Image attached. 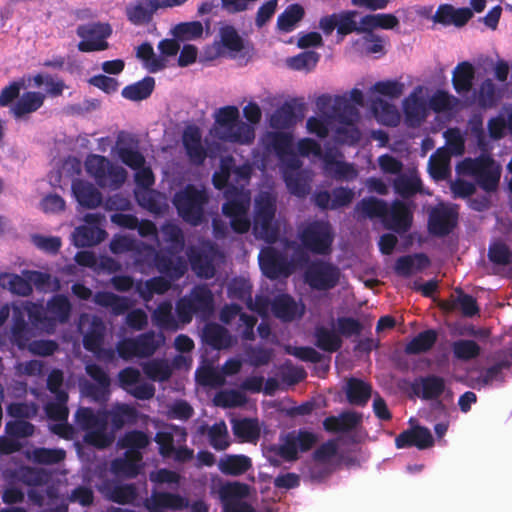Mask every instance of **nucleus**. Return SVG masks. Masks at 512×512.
<instances>
[{"label": "nucleus", "instance_id": "nucleus-1", "mask_svg": "<svg viewBox=\"0 0 512 512\" xmlns=\"http://www.w3.org/2000/svg\"><path fill=\"white\" fill-rule=\"evenodd\" d=\"M357 10H342L326 15L319 20V29L329 36L336 29L337 35L345 37L352 33H373L375 29L391 30L399 26V19L391 13H370L356 21Z\"/></svg>", "mask_w": 512, "mask_h": 512}, {"label": "nucleus", "instance_id": "nucleus-2", "mask_svg": "<svg viewBox=\"0 0 512 512\" xmlns=\"http://www.w3.org/2000/svg\"><path fill=\"white\" fill-rule=\"evenodd\" d=\"M214 136L224 142L250 144L255 139V131L240 120L236 106H224L215 113Z\"/></svg>", "mask_w": 512, "mask_h": 512}, {"label": "nucleus", "instance_id": "nucleus-3", "mask_svg": "<svg viewBox=\"0 0 512 512\" xmlns=\"http://www.w3.org/2000/svg\"><path fill=\"white\" fill-rule=\"evenodd\" d=\"M208 201L209 195L205 188H199L194 184H187L177 191L172 199L178 215L192 226H198L203 222Z\"/></svg>", "mask_w": 512, "mask_h": 512}, {"label": "nucleus", "instance_id": "nucleus-4", "mask_svg": "<svg viewBox=\"0 0 512 512\" xmlns=\"http://www.w3.org/2000/svg\"><path fill=\"white\" fill-rule=\"evenodd\" d=\"M459 172L472 176L478 186L486 192L497 189L501 177V166L489 154L466 158L459 165Z\"/></svg>", "mask_w": 512, "mask_h": 512}, {"label": "nucleus", "instance_id": "nucleus-5", "mask_svg": "<svg viewBox=\"0 0 512 512\" xmlns=\"http://www.w3.org/2000/svg\"><path fill=\"white\" fill-rule=\"evenodd\" d=\"M276 202V197L272 193L262 191L254 203V234L270 244L275 243L279 237V229L274 224Z\"/></svg>", "mask_w": 512, "mask_h": 512}, {"label": "nucleus", "instance_id": "nucleus-6", "mask_svg": "<svg viewBox=\"0 0 512 512\" xmlns=\"http://www.w3.org/2000/svg\"><path fill=\"white\" fill-rule=\"evenodd\" d=\"M224 196L226 202L222 206L223 214L230 219V226L234 232L244 234L249 231L251 222L248 218L250 207V192L237 186H229Z\"/></svg>", "mask_w": 512, "mask_h": 512}, {"label": "nucleus", "instance_id": "nucleus-7", "mask_svg": "<svg viewBox=\"0 0 512 512\" xmlns=\"http://www.w3.org/2000/svg\"><path fill=\"white\" fill-rule=\"evenodd\" d=\"M214 311V296L207 285H196L190 293L176 302V313L183 324L190 323L194 315L206 318Z\"/></svg>", "mask_w": 512, "mask_h": 512}, {"label": "nucleus", "instance_id": "nucleus-8", "mask_svg": "<svg viewBox=\"0 0 512 512\" xmlns=\"http://www.w3.org/2000/svg\"><path fill=\"white\" fill-rule=\"evenodd\" d=\"M84 164L87 174L103 189L118 190L126 181V170L105 156L90 154Z\"/></svg>", "mask_w": 512, "mask_h": 512}, {"label": "nucleus", "instance_id": "nucleus-9", "mask_svg": "<svg viewBox=\"0 0 512 512\" xmlns=\"http://www.w3.org/2000/svg\"><path fill=\"white\" fill-rule=\"evenodd\" d=\"M299 239L313 254L326 255L331 251L334 235L329 222L315 220L300 231Z\"/></svg>", "mask_w": 512, "mask_h": 512}, {"label": "nucleus", "instance_id": "nucleus-10", "mask_svg": "<svg viewBox=\"0 0 512 512\" xmlns=\"http://www.w3.org/2000/svg\"><path fill=\"white\" fill-rule=\"evenodd\" d=\"M340 280V269L330 262L316 260L311 262L304 271V281L312 289L327 291L337 286Z\"/></svg>", "mask_w": 512, "mask_h": 512}, {"label": "nucleus", "instance_id": "nucleus-11", "mask_svg": "<svg viewBox=\"0 0 512 512\" xmlns=\"http://www.w3.org/2000/svg\"><path fill=\"white\" fill-rule=\"evenodd\" d=\"M77 35L82 39L77 47L81 52L103 51L109 47L106 41L112 34L109 23L92 22L79 25Z\"/></svg>", "mask_w": 512, "mask_h": 512}, {"label": "nucleus", "instance_id": "nucleus-12", "mask_svg": "<svg viewBox=\"0 0 512 512\" xmlns=\"http://www.w3.org/2000/svg\"><path fill=\"white\" fill-rule=\"evenodd\" d=\"M458 208L456 205L440 203L428 214V231L436 237L448 236L458 224Z\"/></svg>", "mask_w": 512, "mask_h": 512}, {"label": "nucleus", "instance_id": "nucleus-13", "mask_svg": "<svg viewBox=\"0 0 512 512\" xmlns=\"http://www.w3.org/2000/svg\"><path fill=\"white\" fill-rule=\"evenodd\" d=\"M259 264L263 274L271 280L289 277L295 269L294 263L283 252L273 247L260 252Z\"/></svg>", "mask_w": 512, "mask_h": 512}, {"label": "nucleus", "instance_id": "nucleus-14", "mask_svg": "<svg viewBox=\"0 0 512 512\" xmlns=\"http://www.w3.org/2000/svg\"><path fill=\"white\" fill-rule=\"evenodd\" d=\"M146 248L154 252V266L160 274L172 281L179 280L184 276L187 271V263L180 253L164 248L155 251L152 246H146Z\"/></svg>", "mask_w": 512, "mask_h": 512}, {"label": "nucleus", "instance_id": "nucleus-15", "mask_svg": "<svg viewBox=\"0 0 512 512\" xmlns=\"http://www.w3.org/2000/svg\"><path fill=\"white\" fill-rule=\"evenodd\" d=\"M141 374L135 367H126L119 371V386L138 400H150L155 395V387L151 383H140Z\"/></svg>", "mask_w": 512, "mask_h": 512}, {"label": "nucleus", "instance_id": "nucleus-16", "mask_svg": "<svg viewBox=\"0 0 512 512\" xmlns=\"http://www.w3.org/2000/svg\"><path fill=\"white\" fill-rule=\"evenodd\" d=\"M213 49L214 57L226 54L235 57L245 49V40L233 25L225 24L219 29L218 39L214 41Z\"/></svg>", "mask_w": 512, "mask_h": 512}, {"label": "nucleus", "instance_id": "nucleus-17", "mask_svg": "<svg viewBox=\"0 0 512 512\" xmlns=\"http://www.w3.org/2000/svg\"><path fill=\"white\" fill-rule=\"evenodd\" d=\"M144 507L149 512L180 511L189 507V500L179 493L153 490L144 500Z\"/></svg>", "mask_w": 512, "mask_h": 512}, {"label": "nucleus", "instance_id": "nucleus-18", "mask_svg": "<svg viewBox=\"0 0 512 512\" xmlns=\"http://www.w3.org/2000/svg\"><path fill=\"white\" fill-rule=\"evenodd\" d=\"M413 214L409 206L401 201L394 200L383 218V225L386 229L402 234L406 233L412 226Z\"/></svg>", "mask_w": 512, "mask_h": 512}, {"label": "nucleus", "instance_id": "nucleus-19", "mask_svg": "<svg viewBox=\"0 0 512 512\" xmlns=\"http://www.w3.org/2000/svg\"><path fill=\"white\" fill-rule=\"evenodd\" d=\"M353 189L339 186L330 193L327 190L316 191L313 195L314 204L321 210H337L349 206L354 200Z\"/></svg>", "mask_w": 512, "mask_h": 512}, {"label": "nucleus", "instance_id": "nucleus-20", "mask_svg": "<svg viewBox=\"0 0 512 512\" xmlns=\"http://www.w3.org/2000/svg\"><path fill=\"white\" fill-rule=\"evenodd\" d=\"M304 104L296 100L286 101L270 117V126L274 129H289L304 116Z\"/></svg>", "mask_w": 512, "mask_h": 512}, {"label": "nucleus", "instance_id": "nucleus-21", "mask_svg": "<svg viewBox=\"0 0 512 512\" xmlns=\"http://www.w3.org/2000/svg\"><path fill=\"white\" fill-rule=\"evenodd\" d=\"M433 444L434 439L430 430L423 426L404 430L395 438V446L398 449L416 447L424 450L432 447Z\"/></svg>", "mask_w": 512, "mask_h": 512}, {"label": "nucleus", "instance_id": "nucleus-22", "mask_svg": "<svg viewBox=\"0 0 512 512\" xmlns=\"http://www.w3.org/2000/svg\"><path fill=\"white\" fill-rule=\"evenodd\" d=\"M183 147L189 161L194 165H202L207 158V150L202 145V135L196 126L187 127L182 136Z\"/></svg>", "mask_w": 512, "mask_h": 512}, {"label": "nucleus", "instance_id": "nucleus-23", "mask_svg": "<svg viewBox=\"0 0 512 512\" xmlns=\"http://www.w3.org/2000/svg\"><path fill=\"white\" fill-rule=\"evenodd\" d=\"M105 332L106 327L104 322L100 318L94 317L91 321L88 331L83 337V346L87 351L96 355H99L101 352H103L105 357L111 360L114 357V351L111 349H102Z\"/></svg>", "mask_w": 512, "mask_h": 512}, {"label": "nucleus", "instance_id": "nucleus-24", "mask_svg": "<svg viewBox=\"0 0 512 512\" xmlns=\"http://www.w3.org/2000/svg\"><path fill=\"white\" fill-rule=\"evenodd\" d=\"M325 175L337 181H351L358 176L354 165L343 160H338L336 155L328 151L322 156Z\"/></svg>", "mask_w": 512, "mask_h": 512}, {"label": "nucleus", "instance_id": "nucleus-25", "mask_svg": "<svg viewBox=\"0 0 512 512\" xmlns=\"http://www.w3.org/2000/svg\"><path fill=\"white\" fill-rule=\"evenodd\" d=\"M159 9L157 0H136L126 6L125 14L130 23L141 26L149 24Z\"/></svg>", "mask_w": 512, "mask_h": 512}, {"label": "nucleus", "instance_id": "nucleus-26", "mask_svg": "<svg viewBox=\"0 0 512 512\" xmlns=\"http://www.w3.org/2000/svg\"><path fill=\"white\" fill-rule=\"evenodd\" d=\"M362 423V414L355 411H344L338 416H328L323 420V428L329 433H346L354 430Z\"/></svg>", "mask_w": 512, "mask_h": 512}, {"label": "nucleus", "instance_id": "nucleus-27", "mask_svg": "<svg viewBox=\"0 0 512 512\" xmlns=\"http://www.w3.org/2000/svg\"><path fill=\"white\" fill-rule=\"evenodd\" d=\"M71 188L77 202L84 208L94 209L102 203L101 192L88 181L75 179Z\"/></svg>", "mask_w": 512, "mask_h": 512}, {"label": "nucleus", "instance_id": "nucleus-28", "mask_svg": "<svg viewBox=\"0 0 512 512\" xmlns=\"http://www.w3.org/2000/svg\"><path fill=\"white\" fill-rule=\"evenodd\" d=\"M445 380L438 375H427L419 378V385H413V391L424 400L438 399L445 391Z\"/></svg>", "mask_w": 512, "mask_h": 512}, {"label": "nucleus", "instance_id": "nucleus-29", "mask_svg": "<svg viewBox=\"0 0 512 512\" xmlns=\"http://www.w3.org/2000/svg\"><path fill=\"white\" fill-rule=\"evenodd\" d=\"M45 101V95L37 91L25 92L11 107L10 112L16 119H22L26 115L36 112Z\"/></svg>", "mask_w": 512, "mask_h": 512}, {"label": "nucleus", "instance_id": "nucleus-30", "mask_svg": "<svg viewBox=\"0 0 512 512\" xmlns=\"http://www.w3.org/2000/svg\"><path fill=\"white\" fill-rule=\"evenodd\" d=\"M405 122L409 127H418L427 116L425 102L415 93H412L403 101Z\"/></svg>", "mask_w": 512, "mask_h": 512}, {"label": "nucleus", "instance_id": "nucleus-31", "mask_svg": "<svg viewBox=\"0 0 512 512\" xmlns=\"http://www.w3.org/2000/svg\"><path fill=\"white\" fill-rule=\"evenodd\" d=\"M451 153L446 148H438L429 158L428 171L432 179L442 181L451 174Z\"/></svg>", "mask_w": 512, "mask_h": 512}, {"label": "nucleus", "instance_id": "nucleus-32", "mask_svg": "<svg viewBox=\"0 0 512 512\" xmlns=\"http://www.w3.org/2000/svg\"><path fill=\"white\" fill-rule=\"evenodd\" d=\"M203 341L216 350L227 349L232 345L228 330L220 324L208 323L203 328Z\"/></svg>", "mask_w": 512, "mask_h": 512}, {"label": "nucleus", "instance_id": "nucleus-33", "mask_svg": "<svg viewBox=\"0 0 512 512\" xmlns=\"http://www.w3.org/2000/svg\"><path fill=\"white\" fill-rule=\"evenodd\" d=\"M475 79L474 66L468 62L463 61L457 64L454 68L452 75V85L458 94H467L473 87Z\"/></svg>", "mask_w": 512, "mask_h": 512}, {"label": "nucleus", "instance_id": "nucleus-34", "mask_svg": "<svg viewBox=\"0 0 512 512\" xmlns=\"http://www.w3.org/2000/svg\"><path fill=\"white\" fill-rule=\"evenodd\" d=\"M429 265L430 259L426 254L416 253L399 257L395 262L394 271L398 276L410 277L414 268L417 271H422Z\"/></svg>", "mask_w": 512, "mask_h": 512}, {"label": "nucleus", "instance_id": "nucleus-35", "mask_svg": "<svg viewBox=\"0 0 512 512\" xmlns=\"http://www.w3.org/2000/svg\"><path fill=\"white\" fill-rule=\"evenodd\" d=\"M142 453L125 452L124 458H116L112 461V471L126 478H135L140 473Z\"/></svg>", "mask_w": 512, "mask_h": 512}, {"label": "nucleus", "instance_id": "nucleus-36", "mask_svg": "<svg viewBox=\"0 0 512 512\" xmlns=\"http://www.w3.org/2000/svg\"><path fill=\"white\" fill-rule=\"evenodd\" d=\"M94 302L105 308H110L116 316L122 315L131 307V301L126 296H120L108 291H99L94 296Z\"/></svg>", "mask_w": 512, "mask_h": 512}, {"label": "nucleus", "instance_id": "nucleus-37", "mask_svg": "<svg viewBox=\"0 0 512 512\" xmlns=\"http://www.w3.org/2000/svg\"><path fill=\"white\" fill-rule=\"evenodd\" d=\"M331 117L341 124L352 125L359 117L357 108L344 96H335Z\"/></svg>", "mask_w": 512, "mask_h": 512}, {"label": "nucleus", "instance_id": "nucleus-38", "mask_svg": "<svg viewBox=\"0 0 512 512\" xmlns=\"http://www.w3.org/2000/svg\"><path fill=\"white\" fill-rule=\"evenodd\" d=\"M304 16L305 10L302 5L298 3L290 4L278 15L276 28L282 33H290L302 21Z\"/></svg>", "mask_w": 512, "mask_h": 512}, {"label": "nucleus", "instance_id": "nucleus-39", "mask_svg": "<svg viewBox=\"0 0 512 512\" xmlns=\"http://www.w3.org/2000/svg\"><path fill=\"white\" fill-rule=\"evenodd\" d=\"M372 394L370 384L358 378H350L346 385V396L350 404L356 406H365Z\"/></svg>", "mask_w": 512, "mask_h": 512}, {"label": "nucleus", "instance_id": "nucleus-40", "mask_svg": "<svg viewBox=\"0 0 512 512\" xmlns=\"http://www.w3.org/2000/svg\"><path fill=\"white\" fill-rule=\"evenodd\" d=\"M25 457L36 464L54 465L66 458V451L62 448L37 447L31 451L27 450Z\"/></svg>", "mask_w": 512, "mask_h": 512}, {"label": "nucleus", "instance_id": "nucleus-41", "mask_svg": "<svg viewBox=\"0 0 512 512\" xmlns=\"http://www.w3.org/2000/svg\"><path fill=\"white\" fill-rule=\"evenodd\" d=\"M274 316L284 322L292 321L298 314V306L292 296L280 294L271 303Z\"/></svg>", "mask_w": 512, "mask_h": 512}, {"label": "nucleus", "instance_id": "nucleus-42", "mask_svg": "<svg viewBox=\"0 0 512 512\" xmlns=\"http://www.w3.org/2000/svg\"><path fill=\"white\" fill-rule=\"evenodd\" d=\"M355 212L363 218H383L387 212V202L373 196L361 199L355 206Z\"/></svg>", "mask_w": 512, "mask_h": 512}, {"label": "nucleus", "instance_id": "nucleus-43", "mask_svg": "<svg viewBox=\"0 0 512 512\" xmlns=\"http://www.w3.org/2000/svg\"><path fill=\"white\" fill-rule=\"evenodd\" d=\"M455 292L458 294L457 298L451 301H445L441 307L446 311H454L458 307L462 314L466 317H473L479 312L476 299L463 292L461 288H456Z\"/></svg>", "mask_w": 512, "mask_h": 512}, {"label": "nucleus", "instance_id": "nucleus-44", "mask_svg": "<svg viewBox=\"0 0 512 512\" xmlns=\"http://www.w3.org/2000/svg\"><path fill=\"white\" fill-rule=\"evenodd\" d=\"M155 88V79L146 76L142 80L127 85L122 89L123 98L130 101H142L151 96Z\"/></svg>", "mask_w": 512, "mask_h": 512}, {"label": "nucleus", "instance_id": "nucleus-45", "mask_svg": "<svg viewBox=\"0 0 512 512\" xmlns=\"http://www.w3.org/2000/svg\"><path fill=\"white\" fill-rule=\"evenodd\" d=\"M231 423L233 434L242 442H255L259 439L260 427L257 419H233Z\"/></svg>", "mask_w": 512, "mask_h": 512}, {"label": "nucleus", "instance_id": "nucleus-46", "mask_svg": "<svg viewBox=\"0 0 512 512\" xmlns=\"http://www.w3.org/2000/svg\"><path fill=\"white\" fill-rule=\"evenodd\" d=\"M188 258L192 269L197 273V275L205 278H211L214 276L215 268L213 261L207 252L192 247L188 251Z\"/></svg>", "mask_w": 512, "mask_h": 512}, {"label": "nucleus", "instance_id": "nucleus-47", "mask_svg": "<svg viewBox=\"0 0 512 512\" xmlns=\"http://www.w3.org/2000/svg\"><path fill=\"white\" fill-rule=\"evenodd\" d=\"M315 344L322 351L333 353L338 351L343 344L340 335L325 326H317L314 332Z\"/></svg>", "mask_w": 512, "mask_h": 512}, {"label": "nucleus", "instance_id": "nucleus-48", "mask_svg": "<svg viewBox=\"0 0 512 512\" xmlns=\"http://www.w3.org/2000/svg\"><path fill=\"white\" fill-rule=\"evenodd\" d=\"M105 230L92 226H79L73 232V242L77 247H91L104 240Z\"/></svg>", "mask_w": 512, "mask_h": 512}, {"label": "nucleus", "instance_id": "nucleus-49", "mask_svg": "<svg viewBox=\"0 0 512 512\" xmlns=\"http://www.w3.org/2000/svg\"><path fill=\"white\" fill-rule=\"evenodd\" d=\"M251 467V459L246 455H226L219 462V469L225 475L239 476Z\"/></svg>", "mask_w": 512, "mask_h": 512}, {"label": "nucleus", "instance_id": "nucleus-50", "mask_svg": "<svg viewBox=\"0 0 512 512\" xmlns=\"http://www.w3.org/2000/svg\"><path fill=\"white\" fill-rule=\"evenodd\" d=\"M437 338L438 334L435 330H424L406 344L404 351L408 355H418L428 352L435 345Z\"/></svg>", "mask_w": 512, "mask_h": 512}, {"label": "nucleus", "instance_id": "nucleus-51", "mask_svg": "<svg viewBox=\"0 0 512 512\" xmlns=\"http://www.w3.org/2000/svg\"><path fill=\"white\" fill-rule=\"evenodd\" d=\"M138 357L145 358L152 356L164 343L165 337L162 333L147 331L135 337Z\"/></svg>", "mask_w": 512, "mask_h": 512}, {"label": "nucleus", "instance_id": "nucleus-52", "mask_svg": "<svg viewBox=\"0 0 512 512\" xmlns=\"http://www.w3.org/2000/svg\"><path fill=\"white\" fill-rule=\"evenodd\" d=\"M171 281L169 278L157 276L151 279H148L144 284L139 283L136 287V290L140 297L144 301H149L152 299L154 294H164L171 287Z\"/></svg>", "mask_w": 512, "mask_h": 512}, {"label": "nucleus", "instance_id": "nucleus-53", "mask_svg": "<svg viewBox=\"0 0 512 512\" xmlns=\"http://www.w3.org/2000/svg\"><path fill=\"white\" fill-rule=\"evenodd\" d=\"M0 286L19 296H29L33 291L29 280L13 273H1Z\"/></svg>", "mask_w": 512, "mask_h": 512}, {"label": "nucleus", "instance_id": "nucleus-54", "mask_svg": "<svg viewBox=\"0 0 512 512\" xmlns=\"http://www.w3.org/2000/svg\"><path fill=\"white\" fill-rule=\"evenodd\" d=\"M152 320L162 330L176 331L179 328L170 301H163L156 307L152 313Z\"/></svg>", "mask_w": 512, "mask_h": 512}, {"label": "nucleus", "instance_id": "nucleus-55", "mask_svg": "<svg viewBox=\"0 0 512 512\" xmlns=\"http://www.w3.org/2000/svg\"><path fill=\"white\" fill-rule=\"evenodd\" d=\"M75 420L85 432L101 426L102 423H108L106 413H95L89 407H80L75 413Z\"/></svg>", "mask_w": 512, "mask_h": 512}, {"label": "nucleus", "instance_id": "nucleus-56", "mask_svg": "<svg viewBox=\"0 0 512 512\" xmlns=\"http://www.w3.org/2000/svg\"><path fill=\"white\" fill-rule=\"evenodd\" d=\"M19 480L30 487L46 485L51 479V473L43 468L23 466L18 471Z\"/></svg>", "mask_w": 512, "mask_h": 512}, {"label": "nucleus", "instance_id": "nucleus-57", "mask_svg": "<svg viewBox=\"0 0 512 512\" xmlns=\"http://www.w3.org/2000/svg\"><path fill=\"white\" fill-rule=\"evenodd\" d=\"M150 444L148 435L140 430H131L126 432L118 441L121 448L126 452L141 453Z\"/></svg>", "mask_w": 512, "mask_h": 512}, {"label": "nucleus", "instance_id": "nucleus-58", "mask_svg": "<svg viewBox=\"0 0 512 512\" xmlns=\"http://www.w3.org/2000/svg\"><path fill=\"white\" fill-rule=\"evenodd\" d=\"M454 358L461 361L476 359L481 353L479 344L470 339H459L451 344Z\"/></svg>", "mask_w": 512, "mask_h": 512}, {"label": "nucleus", "instance_id": "nucleus-59", "mask_svg": "<svg viewBox=\"0 0 512 512\" xmlns=\"http://www.w3.org/2000/svg\"><path fill=\"white\" fill-rule=\"evenodd\" d=\"M47 312L54 321L66 323L71 313V303L64 295H55L47 303Z\"/></svg>", "mask_w": 512, "mask_h": 512}, {"label": "nucleus", "instance_id": "nucleus-60", "mask_svg": "<svg viewBox=\"0 0 512 512\" xmlns=\"http://www.w3.org/2000/svg\"><path fill=\"white\" fill-rule=\"evenodd\" d=\"M144 374L152 381L164 382L172 375V369L164 359H153L143 364Z\"/></svg>", "mask_w": 512, "mask_h": 512}, {"label": "nucleus", "instance_id": "nucleus-61", "mask_svg": "<svg viewBox=\"0 0 512 512\" xmlns=\"http://www.w3.org/2000/svg\"><path fill=\"white\" fill-rule=\"evenodd\" d=\"M371 110L387 125L395 126L399 122L396 107L380 97L371 101Z\"/></svg>", "mask_w": 512, "mask_h": 512}, {"label": "nucleus", "instance_id": "nucleus-62", "mask_svg": "<svg viewBox=\"0 0 512 512\" xmlns=\"http://www.w3.org/2000/svg\"><path fill=\"white\" fill-rule=\"evenodd\" d=\"M164 241L169 245L164 249L181 253L185 247V238L181 228L173 223H166L161 227Z\"/></svg>", "mask_w": 512, "mask_h": 512}, {"label": "nucleus", "instance_id": "nucleus-63", "mask_svg": "<svg viewBox=\"0 0 512 512\" xmlns=\"http://www.w3.org/2000/svg\"><path fill=\"white\" fill-rule=\"evenodd\" d=\"M11 337L19 348H25L30 340V329L20 310L14 312Z\"/></svg>", "mask_w": 512, "mask_h": 512}, {"label": "nucleus", "instance_id": "nucleus-64", "mask_svg": "<svg viewBox=\"0 0 512 512\" xmlns=\"http://www.w3.org/2000/svg\"><path fill=\"white\" fill-rule=\"evenodd\" d=\"M500 97L501 96L496 88V85L490 78L485 79L480 84L478 90V105L481 108H494L498 104Z\"/></svg>", "mask_w": 512, "mask_h": 512}]
</instances>
